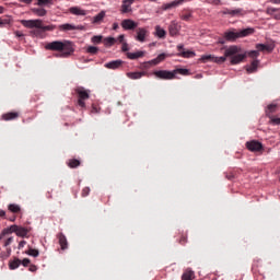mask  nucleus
I'll use <instances>...</instances> for the list:
<instances>
[{
	"mask_svg": "<svg viewBox=\"0 0 280 280\" xmlns=\"http://www.w3.org/2000/svg\"><path fill=\"white\" fill-rule=\"evenodd\" d=\"M26 244H27L26 241H21V242L19 243V246H18L19 250H21V248H25V245H26Z\"/></svg>",
	"mask_w": 280,
	"mask_h": 280,
	"instance_id": "51",
	"label": "nucleus"
},
{
	"mask_svg": "<svg viewBox=\"0 0 280 280\" xmlns=\"http://www.w3.org/2000/svg\"><path fill=\"white\" fill-rule=\"evenodd\" d=\"M259 65L258 60H254L250 66L247 67L246 71L247 73H255L257 71V67Z\"/></svg>",
	"mask_w": 280,
	"mask_h": 280,
	"instance_id": "34",
	"label": "nucleus"
},
{
	"mask_svg": "<svg viewBox=\"0 0 280 280\" xmlns=\"http://www.w3.org/2000/svg\"><path fill=\"white\" fill-rule=\"evenodd\" d=\"M1 119L3 121H14V119H19V113L18 112H9L1 116Z\"/></svg>",
	"mask_w": 280,
	"mask_h": 280,
	"instance_id": "20",
	"label": "nucleus"
},
{
	"mask_svg": "<svg viewBox=\"0 0 280 280\" xmlns=\"http://www.w3.org/2000/svg\"><path fill=\"white\" fill-rule=\"evenodd\" d=\"M92 113H100V109L97 108V106H95V104L92 105Z\"/></svg>",
	"mask_w": 280,
	"mask_h": 280,
	"instance_id": "57",
	"label": "nucleus"
},
{
	"mask_svg": "<svg viewBox=\"0 0 280 280\" xmlns=\"http://www.w3.org/2000/svg\"><path fill=\"white\" fill-rule=\"evenodd\" d=\"M57 240H59V246L61 247V250H67V248H69V242L67 241V236L65 234H57Z\"/></svg>",
	"mask_w": 280,
	"mask_h": 280,
	"instance_id": "18",
	"label": "nucleus"
},
{
	"mask_svg": "<svg viewBox=\"0 0 280 280\" xmlns=\"http://www.w3.org/2000/svg\"><path fill=\"white\" fill-rule=\"evenodd\" d=\"M137 0H122L120 5V13L121 14H130L132 12V3Z\"/></svg>",
	"mask_w": 280,
	"mask_h": 280,
	"instance_id": "11",
	"label": "nucleus"
},
{
	"mask_svg": "<svg viewBox=\"0 0 280 280\" xmlns=\"http://www.w3.org/2000/svg\"><path fill=\"white\" fill-rule=\"evenodd\" d=\"M31 34H34V36H38L40 34V31H38V30L32 31Z\"/></svg>",
	"mask_w": 280,
	"mask_h": 280,
	"instance_id": "59",
	"label": "nucleus"
},
{
	"mask_svg": "<svg viewBox=\"0 0 280 280\" xmlns=\"http://www.w3.org/2000/svg\"><path fill=\"white\" fill-rule=\"evenodd\" d=\"M177 50L179 51L178 56L182 58H194V56H196V52L191 50H185V46L183 44L177 46Z\"/></svg>",
	"mask_w": 280,
	"mask_h": 280,
	"instance_id": "16",
	"label": "nucleus"
},
{
	"mask_svg": "<svg viewBox=\"0 0 280 280\" xmlns=\"http://www.w3.org/2000/svg\"><path fill=\"white\" fill-rule=\"evenodd\" d=\"M16 218H19V215L13 214V217L9 218V222H16Z\"/></svg>",
	"mask_w": 280,
	"mask_h": 280,
	"instance_id": "58",
	"label": "nucleus"
},
{
	"mask_svg": "<svg viewBox=\"0 0 280 280\" xmlns=\"http://www.w3.org/2000/svg\"><path fill=\"white\" fill-rule=\"evenodd\" d=\"M275 19H276L277 21H280V12L275 15Z\"/></svg>",
	"mask_w": 280,
	"mask_h": 280,
	"instance_id": "63",
	"label": "nucleus"
},
{
	"mask_svg": "<svg viewBox=\"0 0 280 280\" xmlns=\"http://www.w3.org/2000/svg\"><path fill=\"white\" fill-rule=\"evenodd\" d=\"M12 242H14V237L13 236H11V237H9V238H7L4 241V246L5 247L10 246V244H12Z\"/></svg>",
	"mask_w": 280,
	"mask_h": 280,
	"instance_id": "48",
	"label": "nucleus"
},
{
	"mask_svg": "<svg viewBox=\"0 0 280 280\" xmlns=\"http://www.w3.org/2000/svg\"><path fill=\"white\" fill-rule=\"evenodd\" d=\"M246 148L249 152H258L259 154L264 152V144L257 140L246 142Z\"/></svg>",
	"mask_w": 280,
	"mask_h": 280,
	"instance_id": "8",
	"label": "nucleus"
},
{
	"mask_svg": "<svg viewBox=\"0 0 280 280\" xmlns=\"http://www.w3.org/2000/svg\"><path fill=\"white\" fill-rule=\"evenodd\" d=\"M247 56H249V58H259V50H250L247 52Z\"/></svg>",
	"mask_w": 280,
	"mask_h": 280,
	"instance_id": "42",
	"label": "nucleus"
},
{
	"mask_svg": "<svg viewBox=\"0 0 280 280\" xmlns=\"http://www.w3.org/2000/svg\"><path fill=\"white\" fill-rule=\"evenodd\" d=\"M10 233H15L18 237H27V233H30V229L23 228L20 225H11L9 229H4L0 234V240H3L5 235H10Z\"/></svg>",
	"mask_w": 280,
	"mask_h": 280,
	"instance_id": "5",
	"label": "nucleus"
},
{
	"mask_svg": "<svg viewBox=\"0 0 280 280\" xmlns=\"http://www.w3.org/2000/svg\"><path fill=\"white\" fill-rule=\"evenodd\" d=\"M126 56L129 60H137L139 58H143V56H145V52L140 50L137 52H127Z\"/></svg>",
	"mask_w": 280,
	"mask_h": 280,
	"instance_id": "23",
	"label": "nucleus"
},
{
	"mask_svg": "<svg viewBox=\"0 0 280 280\" xmlns=\"http://www.w3.org/2000/svg\"><path fill=\"white\" fill-rule=\"evenodd\" d=\"M33 14H36V16H46L47 15V10L44 8H34L32 9Z\"/></svg>",
	"mask_w": 280,
	"mask_h": 280,
	"instance_id": "30",
	"label": "nucleus"
},
{
	"mask_svg": "<svg viewBox=\"0 0 280 280\" xmlns=\"http://www.w3.org/2000/svg\"><path fill=\"white\" fill-rule=\"evenodd\" d=\"M154 35L158 36V38H165V36H167V32L163 30L160 25H156Z\"/></svg>",
	"mask_w": 280,
	"mask_h": 280,
	"instance_id": "26",
	"label": "nucleus"
},
{
	"mask_svg": "<svg viewBox=\"0 0 280 280\" xmlns=\"http://www.w3.org/2000/svg\"><path fill=\"white\" fill-rule=\"evenodd\" d=\"M223 14H228L230 16H244L246 15V12L244 11V9H225L223 11Z\"/></svg>",
	"mask_w": 280,
	"mask_h": 280,
	"instance_id": "17",
	"label": "nucleus"
},
{
	"mask_svg": "<svg viewBox=\"0 0 280 280\" xmlns=\"http://www.w3.org/2000/svg\"><path fill=\"white\" fill-rule=\"evenodd\" d=\"M47 3H51V0H37L39 7L47 5Z\"/></svg>",
	"mask_w": 280,
	"mask_h": 280,
	"instance_id": "45",
	"label": "nucleus"
},
{
	"mask_svg": "<svg viewBox=\"0 0 280 280\" xmlns=\"http://www.w3.org/2000/svg\"><path fill=\"white\" fill-rule=\"evenodd\" d=\"M70 14H73L74 16H86V10H83L80 7H71L69 9Z\"/></svg>",
	"mask_w": 280,
	"mask_h": 280,
	"instance_id": "21",
	"label": "nucleus"
},
{
	"mask_svg": "<svg viewBox=\"0 0 280 280\" xmlns=\"http://www.w3.org/2000/svg\"><path fill=\"white\" fill-rule=\"evenodd\" d=\"M179 19H182V21H189V19H191V11L189 9L183 10L179 14Z\"/></svg>",
	"mask_w": 280,
	"mask_h": 280,
	"instance_id": "27",
	"label": "nucleus"
},
{
	"mask_svg": "<svg viewBox=\"0 0 280 280\" xmlns=\"http://www.w3.org/2000/svg\"><path fill=\"white\" fill-rule=\"evenodd\" d=\"M153 75L159 80H174L176 78V72L170 70H156Z\"/></svg>",
	"mask_w": 280,
	"mask_h": 280,
	"instance_id": "7",
	"label": "nucleus"
},
{
	"mask_svg": "<svg viewBox=\"0 0 280 280\" xmlns=\"http://www.w3.org/2000/svg\"><path fill=\"white\" fill-rule=\"evenodd\" d=\"M270 124H272L273 126H280V118H275V117H270Z\"/></svg>",
	"mask_w": 280,
	"mask_h": 280,
	"instance_id": "44",
	"label": "nucleus"
},
{
	"mask_svg": "<svg viewBox=\"0 0 280 280\" xmlns=\"http://www.w3.org/2000/svg\"><path fill=\"white\" fill-rule=\"evenodd\" d=\"M156 58H158L159 62H163V60H165V58H167V55L165 52H162Z\"/></svg>",
	"mask_w": 280,
	"mask_h": 280,
	"instance_id": "46",
	"label": "nucleus"
},
{
	"mask_svg": "<svg viewBox=\"0 0 280 280\" xmlns=\"http://www.w3.org/2000/svg\"><path fill=\"white\" fill-rule=\"evenodd\" d=\"M185 0H174L173 2L165 3L162 5V10L167 11L172 10V8H178V5H183Z\"/></svg>",
	"mask_w": 280,
	"mask_h": 280,
	"instance_id": "19",
	"label": "nucleus"
},
{
	"mask_svg": "<svg viewBox=\"0 0 280 280\" xmlns=\"http://www.w3.org/2000/svg\"><path fill=\"white\" fill-rule=\"evenodd\" d=\"M8 211L13 213V215H19V218H23V209L18 203H10L8 206Z\"/></svg>",
	"mask_w": 280,
	"mask_h": 280,
	"instance_id": "15",
	"label": "nucleus"
},
{
	"mask_svg": "<svg viewBox=\"0 0 280 280\" xmlns=\"http://www.w3.org/2000/svg\"><path fill=\"white\" fill-rule=\"evenodd\" d=\"M161 62L159 61L158 58L155 59H152L151 61H149V65H153V66H156V65H160Z\"/></svg>",
	"mask_w": 280,
	"mask_h": 280,
	"instance_id": "53",
	"label": "nucleus"
},
{
	"mask_svg": "<svg viewBox=\"0 0 280 280\" xmlns=\"http://www.w3.org/2000/svg\"><path fill=\"white\" fill-rule=\"evenodd\" d=\"M275 12H279V9H276V8H267V14H275Z\"/></svg>",
	"mask_w": 280,
	"mask_h": 280,
	"instance_id": "49",
	"label": "nucleus"
},
{
	"mask_svg": "<svg viewBox=\"0 0 280 280\" xmlns=\"http://www.w3.org/2000/svg\"><path fill=\"white\" fill-rule=\"evenodd\" d=\"M168 33L170 36H178V34H180V24L176 21H172L168 25Z\"/></svg>",
	"mask_w": 280,
	"mask_h": 280,
	"instance_id": "14",
	"label": "nucleus"
},
{
	"mask_svg": "<svg viewBox=\"0 0 280 280\" xmlns=\"http://www.w3.org/2000/svg\"><path fill=\"white\" fill-rule=\"evenodd\" d=\"M5 215H7L5 210H0V218H3L4 220H7L8 218Z\"/></svg>",
	"mask_w": 280,
	"mask_h": 280,
	"instance_id": "56",
	"label": "nucleus"
},
{
	"mask_svg": "<svg viewBox=\"0 0 280 280\" xmlns=\"http://www.w3.org/2000/svg\"><path fill=\"white\" fill-rule=\"evenodd\" d=\"M21 25L23 27H26L27 30H40L42 32H54L56 30V25L50 24V25H43V20H21L20 21Z\"/></svg>",
	"mask_w": 280,
	"mask_h": 280,
	"instance_id": "3",
	"label": "nucleus"
},
{
	"mask_svg": "<svg viewBox=\"0 0 280 280\" xmlns=\"http://www.w3.org/2000/svg\"><path fill=\"white\" fill-rule=\"evenodd\" d=\"M74 93L77 94L78 101L77 104L80 108H86V100L91 97V91L84 89L83 86L74 88Z\"/></svg>",
	"mask_w": 280,
	"mask_h": 280,
	"instance_id": "6",
	"label": "nucleus"
},
{
	"mask_svg": "<svg viewBox=\"0 0 280 280\" xmlns=\"http://www.w3.org/2000/svg\"><path fill=\"white\" fill-rule=\"evenodd\" d=\"M122 30L132 31L139 27V23L135 22V20L126 19L121 21Z\"/></svg>",
	"mask_w": 280,
	"mask_h": 280,
	"instance_id": "12",
	"label": "nucleus"
},
{
	"mask_svg": "<svg viewBox=\"0 0 280 280\" xmlns=\"http://www.w3.org/2000/svg\"><path fill=\"white\" fill-rule=\"evenodd\" d=\"M105 18H106V11H101L98 14H96V15L93 18L92 23H93L94 25H98L100 23H102V21H104Z\"/></svg>",
	"mask_w": 280,
	"mask_h": 280,
	"instance_id": "24",
	"label": "nucleus"
},
{
	"mask_svg": "<svg viewBox=\"0 0 280 280\" xmlns=\"http://www.w3.org/2000/svg\"><path fill=\"white\" fill-rule=\"evenodd\" d=\"M256 49L258 51H268V54H270L273 49H275V45L272 44H269V45H266V44H257L256 45Z\"/></svg>",
	"mask_w": 280,
	"mask_h": 280,
	"instance_id": "22",
	"label": "nucleus"
},
{
	"mask_svg": "<svg viewBox=\"0 0 280 280\" xmlns=\"http://www.w3.org/2000/svg\"><path fill=\"white\" fill-rule=\"evenodd\" d=\"M12 23V16L5 15L0 18V27H5V25H10Z\"/></svg>",
	"mask_w": 280,
	"mask_h": 280,
	"instance_id": "28",
	"label": "nucleus"
},
{
	"mask_svg": "<svg viewBox=\"0 0 280 280\" xmlns=\"http://www.w3.org/2000/svg\"><path fill=\"white\" fill-rule=\"evenodd\" d=\"M102 40H104V36H102V35H94L91 38V42L93 43V45H100L102 43Z\"/></svg>",
	"mask_w": 280,
	"mask_h": 280,
	"instance_id": "39",
	"label": "nucleus"
},
{
	"mask_svg": "<svg viewBox=\"0 0 280 280\" xmlns=\"http://www.w3.org/2000/svg\"><path fill=\"white\" fill-rule=\"evenodd\" d=\"M272 113H277V104L268 105L267 110H266V115H267V117H269V119H270V117H272L271 116Z\"/></svg>",
	"mask_w": 280,
	"mask_h": 280,
	"instance_id": "32",
	"label": "nucleus"
},
{
	"mask_svg": "<svg viewBox=\"0 0 280 280\" xmlns=\"http://www.w3.org/2000/svg\"><path fill=\"white\" fill-rule=\"evenodd\" d=\"M22 3H27V4H30V3H32V1L33 0H20Z\"/></svg>",
	"mask_w": 280,
	"mask_h": 280,
	"instance_id": "62",
	"label": "nucleus"
},
{
	"mask_svg": "<svg viewBox=\"0 0 280 280\" xmlns=\"http://www.w3.org/2000/svg\"><path fill=\"white\" fill-rule=\"evenodd\" d=\"M115 43H117V39H115L114 37H106L103 39V44L105 45V47H113Z\"/></svg>",
	"mask_w": 280,
	"mask_h": 280,
	"instance_id": "35",
	"label": "nucleus"
},
{
	"mask_svg": "<svg viewBox=\"0 0 280 280\" xmlns=\"http://www.w3.org/2000/svg\"><path fill=\"white\" fill-rule=\"evenodd\" d=\"M26 255H30L31 257H38V255H40V252H38V249L30 247L26 252Z\"/></svg>",
	"mask_w": 280,
	"mask_h": 280,
	"instance_id": "40",
	"label": "nucleus"
},
{
	"mask_svg": "<svg viewBox=\"0 0 280 280\" xmlns=\"http://www.w3.org/2000/svg\"><path fill=\"white\" fill-rule=\"evenodd\" d=\"M89 194H91V188L84 187L82 189L81 196H82V198H86V196H89Z\"/></svg>",
	"mask_w": 280,
	"mask_h": 280,
	"instance_id": "43",
	"label": "nucleus"
},
{
	"mask_svg": "<svg viewBox=\"0 0 280 280\" xmlns=\"http://www.w3.org/2000/svg\"><path fill=\"white\" fill-rule=\"evenodd\" d=\"M145 75V72H127L129 80H141Z\"/></svg>",
	"mask_w": 280,
	"mask_h": 280,
	"instance_id": "25",
	"label": "nucleus"
},
{
	"mask_svg": "<svg viewBox=\"0 0 280 280\" xmlns=\"http://www.w3.org/2000/svg\"><path fill=\"white\" fill-rule=\"evenodd\" d=\"M250 34H255V28H244L242 31H237L235 28H231L230 31H226L223 35L225 40H229L230 43H235L236 38H246V36H250Z\"/></svg>",
	"mask_w": 280,
	"mask_h": 280,
	"instance_id": "4",
	"label": "nucleus"
},
{
	"mask_svg": "<svg viewBox=\"0 0 280 280\" xmlns=\"http://www.w3.org/2000/svg\"><path fill=\"white\" fill-rule=\"evenodd\" d=\"M215 56L212 55H203L200 58V62H214Z\"/></svg>",
	"mask_w": 280,
	"mask_h": 280,
	"instance_id": "38",
	"label": "nucleus"
},
{
	"mask_svg": "<svg viewBox=\"0 0 280 280\" xmlns=\"http://www.w3.org/2000/svg\"><path fill=\"white\" fill-rule=\"evenodd\" d=\"M124 38H125L124 35H119V36H118L119 43H124Z\"/></svg>",
	"mask_w": 280,
	"mask_h": 280,
	"instance_id": "60",
	"label": "nucleus"
},
{
	"mask_svg": "<svg viewBox=\"0 0 280 280\" xmlns=\"http://www.w3.org/2000/svg\"><path fill=\"white\" fill-rule=\"evenodd\" d=\"M22 266H24V268H27V266H30L31 260L30 258H24L23 260H21Z\"/></svg>",
	"mask_w": 280,
	"mask_h": 280,
	"instance_id": "47",
	"label": "nucleus"
},
{
	"mask_svg": "<svg viewBox=\"0 0 280 280\" xmlns=\"http://www.w3.org/2000/svg\"><path fill=\"white\" fill-rule=\"evenodd\" d=\"M150 36V31L145 27H138L136 30V36L135 39L138 40V43H145V38Z\"/></svg>",
	"mask_w": 280,
	"mask_h": 280,
	"instance_id": "10",
	"label": "nucleus"
},
{
	"mask_svg": "<svg viewBox=\"0 0 280 280\" xmlns=\"http://www.w3.org/2000/svg\"><path fill=\"white\" fill-rule=\"evenodd\" d=\"M14 35L16 36V38H23V36H25V34H23V33L20 32V31H15V32H14Z\"/></svg>",
	"mask_w": 280,
	"mask_h": 280,
	"instance_id": "52",
	"label": "nucleus"
},
{
	"mask_svg": "<svg viewBox=\"0 0 280 280\" xmlns=\"http://www.w3.org/2000/svg\"><path fill=\"white\" fill-rule=\"evenodd\" d=\"M45 49L48 51H59L54 54L55 58H69L75 51L73 44L69 40H55L46 44Z\"/></svg>",
	"mask_w": 280,
	"mask_h": 280,
	"instance_id": "1",
	"label": "nucleus"
},
{
	"mask_svg": "<svg viewBox=\"0 0 280 280\" xmlns=\"http://www.w3.org/2000/svg\"><path fill=\"white\" fill-rule=\"evenodd\" d=\"M195 273L191 270H186L183 275H182V280H194Z\"/></svg>",
	"mask_w": 280,
	"mask_h": 280,
	"instance_id": "37",
	"label": "nucleus"
},
{
	"mask_svg": "<svg viewBox=\"0 0 280 280\" xmlns=\"http://www.w3.org/2000/svg\"><path fill=\"white\" fill-rule=\"evenodd\" d=\"M59 30L61 32H73L75 30L79 31V32H84V30H86V27L82 24L73 25V24H70V23H66V24L59 25Z\"/></svg>",
	"mask_w": 280,
	"mask_h": 280,
	"instance_id": "9",
	"label": "nucleus"
},
{
	"mask_svg": "<svg viewBox=\"0 0 280 280\" xmlns=\"http://www.w3.org/2000/svg\"><path fill=\"white\" fill-rule=\"evenodd\" d=\"M104 67H105V69H112L113 71H115V70L121 69V67H124V60L117 59V60L108 61L104 65Z\"/></svg>",
	"mask_w": 280,
	"mask_h": 280,
	"instance_id": "13",
	"label": "nucleus"
},
{
	"mask_svg": "<svg viewBox=\"0 0 280 280\" xmlns=\"http://www.w3.org/2000/svg\"><path fill=\"white\" fill-rule=\"evenodd\" d=\"M113 30H119V24L114 23V24H113Z\"/></svg>",
	"mask_w": 280,
	"mask_h": 280,
	"instance_id": "61",
	"label": "nucleus"
},
{
	"mask_svg": "<svg viewBox=\"0 0 280 280\" xmlns=\"http://www.w3.org/2000/svg\"><path fill=\"white\" fill-rule=\"evenodd\" d=\"M173 73H175V75L176 73H179L180 75H189V70L179 68V69L173 70Z\"/></svg>",
	"mask_w": 280,
	"mask_h": 280,
	"instance_id": "41",
	"label": "nucleus"
},
{
	"mask_svg": "<svg viewBox=\"0 0 280 280\" xmlns=\"http://www.w3.org/2000/svg\"><path fill=\"white\" fill-rule=\"evenodd\" d=\"M67 165L71 170H75V167H80V160L70 159V160H68Z\"/></svg>",
	"mask_w": 280,
	"mask_h": 280,
	"instance_id": "31",
	"label": "nucleus"
},
{
	"mask_svg": "<svg viewBox=\"0 0 280 280\" xmlns=\"http://www.w3.org/2000/svg\"><path fill=\"white\" fill-rule=\"evenodd\" d=\"M100 52V48L95 46H88L86 47V54H90V56H97Z\"/></svg>",
	"mask_w": 280,
	"mask_h": 280,
	"instance_id": "36",
	"label": "nucleus"
},
{
	"mask_svg": "<svg viewBox=\"0 0 280 280\" xmlns=\"http://www.w3.org/2000/svg\"><path fill=\"white\" fill-rule=\"evenodd\" d=\"M128 43H122L121 51H128Z\"/></svg>",
	"mask_w": 280,
	"mask_h": 280,
	"instance_id": "55",
	"label": "nucleus"
},
{
	"mask_svg": "<svg viewBox=\"0 0 280 280\" xmlns=\"http://www.w3.org/2000/svg\"><path fill=\"white\" fill-rule=\"evenodd\" d=\"M271 3L280 4V0H271Z\"/></svg>",
	"mask_w": 280,
	"mask_h": 280,
	"instance_id": "64",
	"label": "nucleus"
},
{
	"mask_svg": "<svg viewBox=\"0 0 280 280\" xmlns=\"http://www.w3.org/2000/svg\"><path fill=\"white\" fill-rule=\"evenodd\" d=\"M187 242V236L182 235L179 238V244H182V246H185V243Z\"/></svg>",
	"mask_w": 280,
	"mask_h": 280,
	"instance_id": "50",
	"label": "nucleus"
},
{
	"mask_svg": "<svg viewBox=\"0 0 280 280\" xmlns=\"http://www.w3.org/2000/svg\"><path fill=\"white\" fill-rule=\"evenodd\" d=\"M19 266H21V259H19V258H14L13 260L9 261L10 270H16V268H19Z\"/></svg>",
	"mask_w": 280,
	"mask_h": 280,
	"instance_id": "29",
	"label": "nucleus"
},
{
	"mask_svg": "<svg viewBox=\"0 0 280 280\" xmlns=\"http://www.w3.org/2000/svg\"><path fill=\"white\" fill-rule=\"evenodd\" d=\"M28 270L30 272H36V270H38V267H36V265H31Z\"/></svg>",
	"mask_w": 280,
	"mask_h": 280,
	"instance_id": "54",
	"label": "nucleus"
},
{
	"mask_svg": "<svg viewBox=\"0 0 280 280\" xmlns=\"http://www.w3.org/2000/svg\"><path fill=\"white\" fill-rule=\"evenodd\" d=\"M242 48L237 46H230L225 49L223 57H214V62L218 65H222L226 62V59L230 58L231 65H240V62H244L246 58V52L241 54Z\"/></svg>",
	"mask_w": 280,
	"mask_h": 280,
	"instance_id": "2",
	"label": "nucleus"
},
{
	"mask_svg": "<svg viewBox=\"0 0 280 280\" xmlns=\"http://www.w3.org/2000/svg\"><path fill=\"white\" fill-rule=\"evenodd\" d=\"M259 65L258 60H254L250 66L247 67L246 71L247 73H255L257 71V67Z\"/></svg>",
	"mask_w": 280,
	"mask_h": 280,
	"instance_id": "33",
	"label": "nucleus"
}]
</instances>
